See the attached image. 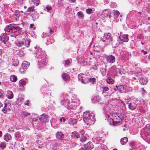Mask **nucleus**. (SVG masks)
Listing matches in <instances>:
<instances>
[{
  "label": "nucleus",
  "instance_id": "nucleus-41",
  "mask_svg": "<svg viewBox=\"0 0 150 150\" xmlns=\"http://www.w3.org/2000/svg\"><path fill=\"white\" fill-rule=\"evenodd\" d=\"M77 15L78 16V17L79 18H81L83 16V13L81 11L77 13Z\"/></svg>",
  "mask_w": 150,
  "mask_h": 150
},
{
  "label": "nucleus",
  "instance_id": "nucleus-25",
  "mask_svg": "<svg viewBox=\"0 0 150 150\" xmlns=\"http://www.w3.org/2000/svg\"><path fill=\"white\" fill-rule=\"evenodd\" d=\"M62 79L65 81H68L70 79L69 75L66 73L62 74Z\"/></svg>",
  "mask_w": 150,
  "mask_h": 150
},
{
  "label": "nucleus",
  "instance_id": "nucleus-45",
  "mask_svg": "<svg viewBox=\"0 0 150 150\" xmlns=\"http://www.w3.org/2000/svg\"><path fill=\"white\" fill-rule=\"evenodd\" d=\"M23 100H24V99H23V96H19V97L18 98V99L17 101L18 102H21L23 101Z\"/></svg>",
  "mask_w": 150,
  "mask_h": 150
},
{
  "label": "nucleus",
  "instance_id": "nucleus-32",
  "mask_svg": "<svg viewBox=\"0 0 150 150\" xmlns=\"http://www.w3.org/2000/svg\"><path fill=\"white\" fill-rule=\"evenodd\" d=\"M7 143L4 142H0V147L2 149H4L6 147Z\"/></svg>",
  "mask_w": 150,
  "mask_h": 150
},
{
  "label": "nucleus",
  "instance_id": "nucleus-28",
  "mask_svg": "<svg viewBox=\"0 0 150 150\" xmlns=\"http://www.w3.org/2000/svg\"><path fill=\"white\" fill-rule=\"evenodd\" d=\"M77 123L76 119L71 118L69 121V123L71 125H74L76 124Z\"/></svg>",
  "mask_w": 150,
  "mask_h": 150
},
{
  "label": "nucleus",
  "instance_id": "nucleus-63",
  "mask_svg": "<svg viewBox=\"0 0 150 150\" xmlns=\"http://www.w3.org/2000/svg\"><path fill=\"white\" fill-rule=\"evenodd\" d=\"M80 133L81 134V135H83V134L85 133L84 130L83 129H82L80 131Z\"/></svg>",
  "mask_w": 150,
  "mask_h": 150
},
{
  "label": "nucleus",
  "instance_id": "nucleus-7",
  "mask_svg": "<svg viewBox=\"0 0 150 150\" xmlns=\"http://www.w3.org/2000/svg\"><path fill=\"white\" fill-rule=\"evenodd\" d=\"M30 41V39H24L22 41H18L16 43V45L18 47H23L24 48V46L28 47L29 46V44Z\"/></svg>",
  "mask_w": 150,
  "mask_h": 150
},
{
  "label": "nucleus",
  "instance_id": "nucleus-55",
  "mask_svg": "<svg viewBox=\"0 0 150 150\" xmlns=\"http://www.w3.org/2000/svg\"><path fill=\"white\" fill-rule=\"evenodd\" d=\"M23 115L25 117H27V116L30 115V113L28 112H23Z\"/></svg>",
  "mask_w": 150,
  "mask_h": 150
},
{
  "label": "nucleus",
  "instance_id": "nucleus-49",
  "mask_svg": "<svg viewBox=\"0 0 150 150\" xmlns=\"http://www.w3.org/2000/svg\"><path fill=\"white\" fill-rule=\"evenodd\" d=\"M66 120V119L64 117H62L60 119V121L63 124Z\"/></svg>",
  "mask_w": 150,
  "mask_h": 150
},
{
  "label": "nucleus",
  "instance_id": "nucleus-34",
  "mask_svg": "<svg viewBox=\"0 0 150 150\" xmlns=\"http://www.w3.org/2000/svg\"><path fill=\"white\" fill-rule=\"evenodd\" d=\"M19 61L17 59H14L12 63V65L14 66H16L18 64Z\"/></svg>",
  "mask_w": 150,
  "mask_h": 150
},
{
  "label": "nucleus",
  "instance_id": "nucleus-62",
  "mask_svg": "<svg viewBox=\"0 0 150 150\" xmlns=\"http://www.w3.org/2000/svg\"><path fill=\"white\" fill-rule=\"evenodd\" d=\"M90 79H91V81H92L93 82H96V78H90Z\"/></svg>",
  "mask_w": 150,
  "mask_h": 150
},
{
  "label": "nucleus",
  "instance_id": "nucleus-11",
  "mask_svg": "<svg viewBox=\"0 0 150 150\" xmlns=\"http://www.w3.org/2000/svg\"><path fill=\"white\" fill-rule=\"evenodd\" d=\"M61 103L62 105L65 106L66 107H67V108L68 109H70L73 108L72 105H70V103H69V100H68L67 99L66 100H61Z\"/></svg>",
  "mask_w": 150,
  "mask_h": 150
},
{
  "label": "nucleus",
  "instance_id": "nucleus-43",
  "mask_svg": "<svg viewBox=\"0 0 150 150\" xmlns=\"http://www.w3.org/2000/svg\"><path fill=\"white\" fill-rule=\"evenodd\" d=\"M103 90L102 91V93H103L109 90V88L108 87L106 86V87H103L102 88Z\"/></svg>",
  "mask_w": 150,
  "mask_h": 150
},
{
  "label": "nucleus",
  "instance_id": "nucleus-5",
  "mask_svg": "<svg viewBox=\"0 0 150 150\" xmlns=\"http://www.w3.org/2000/svg\"><path fill=\"white\" fill-rule=\"evenodd\" d=\"M100 40L105 42L107 45L112 44L113 41L111 34L109 33H105L103 37L101 38Z\"/></svg>",
  "mask_w": 150,
  "mask_h": 150
},
{
  "label": "nucleus",
  "instance_id": "nucleus-57",
  "mask_svg": "<svg viewBox=\"0 0 150 150\" xmlns=\"http://www.w3.org/2000/svg\"><path fill=\"white\" fill-rule=\"evenodd\" d=\"M13 131V129L12 127L9 128L8 129V132H11Z\"/></svg>",
  "mask_w": 150,
  "mask_h": 150
},
{
  "label": "nucleus",
  "instance_id": "nucleus-47",
  "mask_svg": "<svg viewBox=\"0 0 150 150\" xmlns=\"http://www.w3.org/2000/svg\"><path fill=\"white\" fill-rule=\"evenodd\" d=\"M92 10L91 8H88L87 9L86 11V13L88 14H90L92 13Z\"/></svg>",
  "mask_w": 150,
  "mask_h": 150
},
{
  "label": "nucleus",
  "instance_id": "nucleus-19",
  "mask_svg": "<svg viewBox=\"0 0 150 150\" xmlns=\"http://www.w3.org/2000/svg\"><path fill=\"white\" fill-rule=\"evenodd\" d=\"M101 138L100 137H94L92 138L93 142L96 144H100Z\"/></svg>",
  "mask_w": 150,
  "mask_h": 150
},
{
  "label": "nucleus",
  "instance_id": "nucleus-16",
  "mask_svg": "<svg viewBox=\"0 0 150 150\" xmlns=\"http://www.w3.org/2000/svg\"><path fill=\"white\" fill-rule=\"evenodd\" d=\"M106 61L110 63H113L115 61V58L112 55H110L107 57Z\"/></svg>",
  "mask_w": 150,
  "mask_h": 150
},
{
  "label": "nucleus",
  "instance_id": "nucleus-14",
  "mask_svg": "<svg viewBox=\"0 0 150 150\" xmlns=\"http://www.w3.org/2000/svg\"><path fill=\"white\" fill-rule=\"evenodd\" d=\"M83 146L86 150H91L94 147L93 143L91 142H89L87 144H84Z\"/></svg>",
  "mask_w": 150,
  "mask_h": 150
},
{
  "label": "nucleus",
  "instance_id": "nucleus-2",
  "mask_svg": "<svg viewBox=\"0 0 150 150\" xmlns=\"http://www.w3.org/2000/svg\"><path fill=\"white\" fill-rule=\"evenodd\" d=\"M20 29V28L16 24H12L7 25L5 28V33L8 35L12 34Z\"/></svg>",
  "mask_w": 150,
  "mask_h": 150
},
{
  "label": "nucleus",
  "instance_id": "nucleus-20",
  "mask_svg": "<svg viewBox=\"0 0 150 150\" xmlns=\"http://www.w3.org/2000/svg\"><path fill=\"white\" fill-rule=\"evenodd\" d=\"M28 80L26 79H23L20 80L19 83V85L21 87H23V86L27 83Z\"/></svg>",
  "mask_w": 150,
  "mask_h": 150
},
{
  "label": "nucleus",
  "instance_id": "nucleus-56",
  "mask_svg": "<svg viewBox=\"0 0 150 150\" xmlns=\"http://www.w3.org/2000/svg\"><path fill=\"white\" fill-rule=\"evenodd\" d=\"M76 119L80 121L82 119V116H81V117H80V116L79 115L76 116Z\"/></svg>",
  "mask_w": 150,
  "mask_h": 150
},
{
  "label": "nucleus",
  "instance_id": "nucleus-23",
  "mask_svg": "<svg viewBox=\"0 0 150 150\" xmlns=\"http://www.w3.org/2000/svg\"><path fill=\"white\" fill-rule=\"evenodd\" d=\"M11 139V135L8 133H7L4 136V139L6 142H8L9 140Z\"/></svg>",
  "mask_w": 150,
  "mask_h": 150
},
{
  "label": "nucleus",
  "instance_id": "nucleus-30",
  "mask_svg": "<svg viewBox=\"0 0 150 150\" xmlns=\"http://www.w3.org/2000/svg\"><path fill=\"white\" fill-rule=\"evenodd\" d=\"M128 141V138L127 137H124L121 138L120 142L122 145H124L126 144Z\"/></svg>",
  "mask_w": 150,
  "mask_h": 150
},
{
  "label": "nucleus",
  "instance_id": "nucleus-46",
  "mask_svg": "<svg viewBox=\"0 0 150 150\" xmlns=\"http://www.w3.org/2000/svg\"><path fill=\"white\" fill-rule=\"evenodd\" d=\"M33 13H34V14H33L32 15V18H34L33 19V20L34 21L37 18V12H34Z\"/></svg>",
  "mask_w": 150,
  "mask_h": 150
},
{
  "label": "nucleus",
  "instance_id": "nucleus-54",
  "mask_svg": "<svg viewBox=\"0 0 150 150\" xmlns=\"http://www.w3.org/2000/svg\"><path fill=\"white\" fill-rule=\"evenodd\" d=\"M4 96V91H3L0 89V98H2Z\"/></svg>",
  "mask_w": 150,
  "mask_h": 150
},
{
  "label": "nucleus",
  "instance_id": "nucleus-53",
  "mask_svg": "<svg viewBox=\"0 0 150 150\" xmlns=\"http://www.w3.org/2000/svg\"><path fill=\"white\" fill-rule=\"evenodd\" d=\"M48 30L49 31V33L50 35H51L52 34H53L54 32L53 30H52L51 28L49 27H48Z\"/></svg>",
  "mask_w": 150,
  "mask_h": 150
},
{
  "label": "nucleus",
  "instance_id": "nucleus-50",
  "mask_svg": "<svg viewBox=\"0 0 150 150\" xmlns=\"http://www.w3.org/2000/svg\"><path fill=\"white\" fill-rule=\"evenodd\" d=\"M114 15L115 16H119L120 14V12L119 11L116 10L115 11H114L113 13Z\"/></svg>",
  "mask_w": 150,
  "mask_h": 150
},
{
  "label": "nucleus",
  "instance_id": "nucleus-18",
  "mask_svg": "<svg viewBox=\"0 0 150 150\" xmlns=\"http://www.w3.org/2000/svg\"><path fill=\"white\" fill-rule=\"evenodd\" d=\"M137 104L134 102H131L129 103L128 107L129 109L132 110H134L136 108Z\"/></svg>",
  "mask_w": 150,
  "mask_h": 150
},
{
  "label": "nucleus",
  "instance_id": "nucleus-3",
  "mask_svg": "<svg viewBox=\"0 0 150 150\" xmlns=\"http://www.w3.org/2000/svg\"><path fill=\"white\" fill-rule=\"evenodd\" d=\"M109 122L111 125H117L121 121V119L116 114L113 113L108 116Z\"/></svg>",
  "mask_w": 150,
  "mask_h": 150
},
{
  "label": "nucleus",
  "instance_id": "nucleus-38",
  "mask_svg": "<svg viewBox=\"0 0 150 150\" xmlns=\"http://www.w3.org/2000/svg\"><path fill=\"white\" fill-rule=\"evenodd\" d=\"M48 36H49V34L47 33H43L41 35V37L43 38H45Z\"/></svg>",
  "mask_w": 150,
  "mask_h": 150
},
{
  "label": "nucleus",
  "instance_id": "nucleus-52",
  "mask_svg": "<svg viewBox=\"0 0 150 150\" xmlns=\"http://www.w3.org/2000/svg\"><path fill=\"white\" fill-rule=\"evenodd\" d=\"M124 89V87L122 85L118 86L117 89L120 91H122Z\"/></svg>",
  "mask_w": 150,
  "mask_h": 150
},
{
  "label": "nucleus",
  "instance_id": "nucleus-35",
  "mask_svg": "<svg viewBox=\"0 0 150 150\" xmlns=\"http://www.w3.org/2000/svg\"><path fill=\"white\" fill-rule=\"evenodd\" d=\"M100 71L102 76H104L105 74V68L104 67L101 68L100 69Z\"/></svg>",
  "mask_w": 150,
  "mask_h": 150
},
{
  "label": "nucleus",
  "instance_id": "nucleus-26",
  "mask_svg": "<svg viewBox=\"0 0 150 150\" xmlns=\"http://www.w3.org/2000/svg\"><path fill=\"white\" fill-rule=\"evenodd\" d=\"M30 65L29 63L27 61H24L22 62V66L24 68L27 69L28 68Z\"/></svg>",
  "mask_w": 150,
  "mask_h": 150
},
{
  "label": "nucleus",
  "instance_id": "nucleus-61",
  "mask_svg": "<svg viewBox=\"0 0 150 150\" xmlns=\"http://www.w3.org/2000/svg\"><path fill=\"white\" fill-rule=\"evenodd\" d=\"M30 102L29 100H27L24 103V104L25 105H29V103Z\"/></svg>",
  "mask_w": 150,
  "mask_h": 150
},
{
  "label": "nucleus",
  "instance_id": "nucleus-4",
  "mask_svg": "<svg viewBox=\"0 0 150 150\" xmlns=\"http://www.w3.org/2000/svg\"><path fill=\"white\" fill-rule=\"evenodd\" d=\"M34 48L35 53L36 54L35 57L38 60L41 59L42 57L46 56L45 52L42 50L40 47L35 46L34 47Z\"/></svg>",
  "mask_w": 150,
  "mask_h": 150
},
{
  "label": "nucleus",
  "instance_id": "nucleus-39",
  "mask_svg": "<svg viewBox=\"0 0 150 150\" xmlns=\"http://www.w3.org/2000/svg\"><path fill=\"white\" fill-rule=\"evenodd\" d=\"M34 7L33 6H31V7H29L26 12H31L32 11H34Z\"/></svg>",
  "mask_w": 150,
  "mask_h": 150
},
{
  "label": "nucleus",
  "instance_id": "nucleus-60",
  "mask_svg": "<svg viewBox=\"0 0 150 150\" xmlns=\"http://www.w3.org/2000/svg\"><path fill=\"white\" fill-rule=\"evenodd\" d=\"M141 52L143 53L144 55H146L148 53L147 51H144L143 50H142Z\"/></svg>",
  "mask_w": 150,
  "mask_h": 150
},
{
  "label": "nucleus",
  "instance_id": "nucleus-1",
  "mask_svg": "<svg viewBox=\"0 0 150 150\" xmlns=\"http://www.w3.org/2000/svg\"><path fill=\"white\" fill-rule=\"evenodd\" d=\"M95 115L93 113H90L89 111L84 112L83 118L84 122L88 125H92L95 122Z\"/></svg>",
  "mask_w": 150,
  "mask_h": 150
},
{
  "label": "nucleus",
  "instance_id": "nucleus-29",
  "mask_svg": "<svg viewBox=\"0 0 150 150\" xmlns=\"http://www.w3.org/2000/svg\"><path fill=\"white\" fill-rule=\"evenodd\" d=\"M7 97L9 99H12L13 97V94L12 91H8L6 95Z\"/></svg>",
  "mask_w": 150,
  "mask_h": 150
},
{
  "label": "nucleus",
  "instance_id": "nucleus-10",
  "mask_svg": "<svg viewBox=\"0 0 150 150\" xmlns=\"http://www.w3.org/2000/svg\"><path fill=\"white\" fill-rule=\"evenodd\" d=\"M111 12L109 9L104 10L102 13V15L103 18H110L111 16Z\"/></svg>",
  "mask_w": 150,
  "mask_h": 150
},
{
  "label": "nucleus",
  "instance_id": "nucleus-12",
  "mask_svg": "<svg viewBox=\"0 0 150 150\" xmlns=\"http://www.w3.org/2000/svg\"><path fill=\"white\" fill-rule=\"evenodd\" d=\"M7 35L8 34H6V33H2L0 36L1 40L5 44L6 43V42L9 39V37Z\"/></svg>",
  "mask_w": 150,
  "mask_h": 150
},
{
  "label": "nucleus",
  "instance_id": "nucleus-42",
  "mask_svg": "<svg viewBox=\"0 0 150 150\" xmlns=\"http://www.w3.org/2000/svg\"><path fill=\"white\" fill-rule=\"evenodd\" d=\"M136 144V143L132 142H131L129 144V145L130 146H132L133 147L132 148H133V149H134V148H136L137 146Z\"/></svg>",
  "mask_w": 150,
  "mask_h": 150
},
{
  "label": "nucleus",
  "instance_id": "nucleus-6",
  "mask_svg": "<svg viewBox=\"0 0 150 150\" xmlns=\"http://www.w3.org/2000/svg\"><path fill=\"white\" fill-rule=\"evenodd\" d=\"M79 81L84 84H86L91 81V79L87 77V76L84 74H80L78 75Z\"/></svg>",
  "mask_w": 150,
  "mask_h": 150
},
{
  "label": "nucleus",
  "instance_id": "nucleus-21",
  "mask_svg": "<svg viewBox=\"0 0 150 150\" xmlns=\"http://www.w3.org/2000/svg\"><path fill=\"white\" fill-rule=\"evenodd\" d=\"M140 83L142 85H146L148 82V79L146 77L141 78L139 80Z\"/></svg>",
  "mask_w": 150,
  "mask_h": 150
},
{
  "label": "nucleus",
  "instance_id": "nucleus-37",
  "mask_svg": "<svg viewBox=\"0 0 150 150\" xmlns=\"http://www.w3.org/2000/svg\"><path fill=\"white\" fill-rule=\"evenodd\" d=\"M86 139V137L83 135H81L80 139V141L82 142H85Z\"/></svg>",
  "mask_w": 150,
  "mask_h": 150
},
{
  "label": "nucleus",
  "instance_id": "nucleus-40",
  "mask_svg": "<svg viewBox=\"0 0 150 150\" xmlns=\"http://www.w3.org/2000/svg\"><path fill=\"white\" fill-rule=\"evenodd\" d=\"M26 69L25 68H24L22 66L20 67L19 68V71L22 74L24 73L25 71V70Z\"/></svg>",
  "mask_w": 150,
  "mask_h": 150
},
{
  "label": "nucleus",
  "instance_id": "nucleus-22",
  "mask_svg": "<svg viewBox=\"0 0 150 150\" xmlns=\"http://www.w3.org/2000/svg\"><path fill=\"white\" fill-rule=\"evenodd\" d=\"M56 136L57 139H62L64 137V135L62 132H57L56 133Z\"/></svg>",
  "mask_w": 150,
  "mask_h": 150
},
{
  "label": "nucleus",
  "instance_id": "nucleus-33",
  "mask_svg": "<svg viewBox=\"0 0 150 150\" xmlns=\"http://www.w3.org/2000/svg\"><path fill=\"white\" fill-rule=\"evenodd\" d=\"M107 82L110 84H112L114 83V81L111 77H108L106 79Z\"/></svg>",
  "mask_w": 150,
  "mask_h": 150
},
{
  "label": "nucleus",
  "instance_id": "nucleus-15",
  "mask_svg": "<svg viewBox=\"0 0 150 150\" xmlns=\"http://www.w3.org/2000/svg\"><path fill=\"white\" fill-rule=\"evenodd\" d=\"M11 110L10 104L9 103L7 104L6 103H5L4 107L2 110V112L6 113L7 112L10 111Z\"/></svg>",
  "mask_w": 150,
  "mask_h": 150
},
{
  "label": "nucleus",
  "instance_id": "nucleus-9",
  "mask_svg": "<svg viewBox=\"0 0 150 150\" xmlns=\"http://www.w3.org/2000/svg\"><path fill=\"white\" fill-rule=\"evenodd\" d=\"M128 35L127 34H124L122 36L120 35L119 37V39L120 40L119 43L120 44H122L123 42H127L129 40L128 38Z\"/></svg>",
  "mask_w": 150,
  "mask_h": 150
},
{
  "label": "nucleus",
  "instance_id": "nucleus-48",
  "mask_svg": "<svg viewBox=\"0 0 150 150\" xmlns=\"http://www.w3.org/2000/svg\"><path fill=\"white\" fill-rule=\"evenodd\" d=\"M91 69H93V70H96L98 69L97 66L95 64L93 66H92L91 67Z\"/></svg>",
  "mask_w": 150,
  "mask_h": 150
},
{
  "label": "nucleus",
  "instance_id": "nucleus-58",
  "mask_svg": "<svg viewBox=\"0 0 150 150\" xmlns=\"http://www.w3.org/2000/svg\"><path fill=\"white\" fill-rule=\"evenodd\" d=\"M77 100L76 99L73 100L72 98L71 99V103H75L77 102Z\"/></svg>",
  "mask_w": 150,
  "mask_h": 150
},
{
  "label": "nucleus",
  "instance_id": "nucleus-44",
  "mask_svg": "<svg viewBox=\"0 0 150 150\" xmlns=\"http://www.w3.org/2000/svg\"><path fill=\"white\" fill-rule=\"evenodd\" d=\"M21 136V133L20 132H17L15 134V137L17 139L19 138Z\"/></svg>",
  "mask_w": 150,
  "mask_h": 150
},
{
  "label": "nucleus",
  "instance_id": "nucleus-13",
  "mask_svg": "<svg viewBox=\"0 0 150 150\" xmlns=\"http://www.w3.org/2000/svg\"><path fill=\"white\" fill-rule=\"evenodd\" d=\"M48 115L46 114H43L40 116L39 120L42 123H45L47 120Z\"/></svg>",
  "mask_w": 150,
  "mask_h": 150
},
{
  "label": "nucleus",
  "instance_id": "nucleus-17",
  "mask_svg": "<svg viewBox=\"0 0 150 150\" xmlns=\"http://www.w3.org/2000/svg\"><path fill=\"white\" fill-rule=\"evenodd\" d=\"M111 69H114L113 71V72L116 71L117 69L119 70V73L121 75H122V74H125V71L124 69H117L114 66L111 67Z\"/></svg>",
  "mask_w": 150,
  "mask_h": 150
},
{
  "label": "nucleus",
  "instance_id": "nucleus-24",
  "mask_svg": "<svg viewBox=\"0 0 150 150\" xmlns=\"http://www.w3.org/2000/svg\"><path fill=\"white\" fill-rule=\"evenodd\" d=\"M71 137L74 139L79 138L80 137V135L79 133L76 131H74L71 133Z\"/></svg>",
  "mask_w": 150,
  "mask_h": 150
},
{
  "label": "nucleus",
  "instance_id": "nucleus-59",
  "mask_svg": "<svg viewBox=\"0 0 150 150\" xmlns=\"http://www.w3.org/2000/svg\"><path fill=\"white\" fill-rule=\"evenodd\" d=\"M137 0H131V2L132 4H134L137 3Z\"/></svg>",
  "mask_w": 150,
  "mask_h": 150
},
{
  "label": "nucleus",
  "instance_id": "nucleus-8",
  "mask_svg": "<svg viewBox=\"0 0 150 150\" xmlns=\"http://www.w3.org/2000/svg\"><path fill=\"white\" fill-rule=\"evenodd\" d=\"M38 65L40 69L43 67L47 64V60L46 56L42 57V58L38 60Z\"/></svg>",
  "mask_w": 150,
  "mask_h": 150
},
{
  "label": "nucleus",
  "instance_id": "nucleus-51",
  "mask_svg": "<svg viewBox=\"0 0 150 150\" xmlns=\"http://www.w3.org/2000/svg\"><path fill=\"white\" fill-rule=\"evenodd\" d=\"M47 12H50V11L52 9V8L50 6H47L46 7Z\"/></svg>",
  "mask_w": 150,
  "mask_h": 150
},
{
  "label": "nucleus",
  "instance_id": "nucleus-64",
  "mask_svg": "<svg viewBox=\"0 0 150 150\" xmlns=\"http://www.w3.org/2000/svg\"><path fill=\"white\" fill-rule=\"evenodd\" d=\"M33 122H35V124H36V122L38 121V120L36 118H33Z\"/></svg>",
  "mask_w": 150,
  "mask_h": 150
},
{
  "label": "nucleus",
  "instance_id": "nucleus-36",
  "mask_svg": "<svg viewBox=\"0 0 150 150\" xmlns=\"http://www.w3.org/2000/svg\"><path fill=\"white\" fill-rule=\"evenodd\" d=\"M70 61L69 59H67L64 61V66L66 67L69 65L70 63Z\"/></svg>",
  "mask_w": 150,
  "mask_h": 150
},
{
  "label": "nucleus",
  "instance_id": "nucleus-27",
  "mask_svg": "<svg viewBox=\"0 0 150 150\" xmlns=\"http://www.w3.org/2000/svg\"><path fill=\"white\" fill-rule=\"evenodd\" d=\"M78 63L81 65H83L85 63V59L84 57H81L77 60Z\"/></svg>",
  "mask_w": 150,
  "mask_h": 150
},
{
  "label": "nucleus",
  "instance_id": "nucleus-31",
  "mask_svg": "<svg viewBox=\"0 0 150 150\" xmlns=\"http://www.w3.org/2000/svg\"><path fill=\"white\" fill-rule=\"evenodd\" d=\"M10 79L11 81L15 82L17 80V76L15 75H11L10 77Z\"/></svg>",
  "mask_w": 150,
  "mask_h": 150
}]
</instances>
